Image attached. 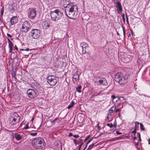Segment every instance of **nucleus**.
<instances>
[{
  "label": "nucleus",
  "mask_w": 150,
  "mask_h": 150,
  "mask_svg": "<svg viewBox=\"0 0 150 150\" xmlns=\"http://www.w3.org/2000/svg\"><path fill=\"white\" fill-rule=\"evenodd\" d=\"M116 134H122L121 132H119L118 131H116Z\"/></svg>",
  "instance_id": "40"
},
{
  "label": "nucleus",
  "mask_w": 150,
  "mask_h": 150,
  "mask_svg": "<svg viewBox=\"0 0 150 150\" xmlns=\"http://www.w3.org/2000/svg\"><path fill=\"white\" fill-rule=\"evenodd\" d=\"M87 144H86V146L84 148V149H86V148L87 146Z\"/></svg>",
  "instance_id": "60"
},
{
  "label": "nucleus",
  "mask_w": 150,
  "mask_h": 150,
  "mask_svg": "<svg viewBox=\"0 0 150 150\" xmlns=\"http://www.w3.org/2000/svg\"><path fill=\"white\" fill-rule=\"evenodd\" d=\"M79 143H80V145L79 146H81V148L82 146V145H83V140L82 139H81V138H80L79 139Z\"/></svg>",
  "instance_id": "23"
},
{
  "label": "nucleus",
  "mask_w": 150,
  "mask_h": 150,
  "mask_svg": "<svg viewBox=\"0 0 150 150\" xmlns=\"http://www.w3.org/2000/svg\"><path fill=\"white\" fill-rule=\"evenodd\" d=\"M136 139V137L135 136V135H134V140L135 139Z\"/></svg>",
  "instance_id": "58"
},
{
  "label": "nucleus",
  "mask_w": 150,
  "mask_h": 150,
  "mask_svg": "<svg viewBox=\"0 0 150 150\" xmlns=\"http://www.w3.org/2000/svg\"><path fill=\"white\" fill-rule=\"evenodd\" d=\"M69 8V10H65L67 17L70 19L74 20L78 13V7L76 5H73L72 3H68L66 7Z\"/></svg>",
  "instance_id": "1"
},
{
  "label": "nucleus",
  "mask_w": 150,
  "mask_h": 150,
  "mask_svg": "<svg viewBox=\"0 0 150 150\" xmlns=\"http://www.w3.org/2000/svg\"><path fill=\"white\" fill-rule=\"evenodd\" d=\"M78 73V71H76V72L74 73L73 76H79Z\"/></svg>",
  "instance_id": "30"
},
{
  "label": "nucleus",
  "mask_w": 150,
  "mask_h": 150,
  "mask_svg": "<svg viewBox=\"0 0 150 150\" xmlns=\"http://www.w3.org/2000/svg\"><path fill=\"white\" fill-rule=\"evenodd\" d=\"M120 108H118L117 109V110H116L115 112H117L120 111Z\"/></svg>",
  "instance_id": "46"
},
{
  "label": "nucleus",
  "mask_w": 150,
  "mask_h": 150,
  "mask_svg": "<svg viewBox=\"0 0 150 150\" xmlns=\"http://www.w3.org/2000/svg\"><path fill=\"white\" fill-rule=\"evenodd\" d=\"M36 11L34 9H32L29 11L28 16L30 18H34L36 16Z\"/></svg>",
  "instance_id": "11"
},
{
  "label": "nucleus",
  "mask_w": 150,
  "mask_h": 150,
  "mask_svg": "<svg viewBox=\"0 0 150 150\" xmlns=\"http://www.w3.org/2000/svg\"><path fill=\"white\" fill-rule=\"evenodd\" d=\"M32 144L33 146L37 149L43 148L45 145L44 140L41 138L33 139L32 141Z\"/></svg>",
  "instance_id": "3"
},
{
  "label": "nucleus",
  "mask_w": 150,
  "mask_h": 150,
  "mask_svg": "<svg viewBox=\"0 0 150 150\" xmlns=\"http://www.w3.org/2000/svg\"><path fill=\"white\" fill-rule=\"evenodd\" d=\"M8 43H9L10 42H11L10 41L9 38H8Z\"/></svg>",
  "instance_id": "54"
},
{
  "label": "nucleus",
  "mask_w": 150,
  "mask_h": 150,
  "mask_svg": "<svg viewBox=\"0 0 150 150\" xmlns=\"http://www.w3.org/2000/svg\"><path fill=\"white\" fill-rule=\"evenodd\" d=\"M94 95H96L97 94H96L95 93H94Z\"/></svg>",
  "instance_id": "62"
},
{
  "label": "nucleus",
  "mask_w": 150,
  "mask_h": 150,
  "mask_svg": "<svg viewBox=\"0 0 150 150\" xmlns=\"http://www.w3.org/2000/svg\"><path fill=\"white\" fill-rule=\"evenodd\" d=\"M122 20L124 22H125V14H123L122 15Z\"/></svg>",
  "instance_id": "35"
},
{
  "label": "nucleus",
  "mask_w": 150,
  "mask_h": 150,
  "mask_svg": "<svg viewBox=\"0 0 150 150\" xmlns=\"http://www.w3.org/2000/svg\"><path fill=\"white\" fill-rule=\"evenodd\" d=\"M17 19L16 17H12L10 20V22L11 24L13 25L17 23Z\"/></svg>",
  "instance_id": "15"
},
{
  "label": "nucleus",
  "mask_w": 150,
  "mask_h": 150,
  "mask_svg": "<svg viewBox=\"0 0 150 150\" xmlns=\"http://www.w3.org/2000/svg\"><path fill=\"white\" fill-rule=\"evenodd\" d=\"M50 14L52 20L54 21L60 20L63 17L62 12L58 9L51 11Z\"/></svg>",
  "instance_id": "4"
},
{
  "label": "nucleus",
  "mask_w": 150,
  "mask_h": 150,
  "mask_svg": "<svg viewBox=\"0 0 150 150\" xmlns=\"http://www.w3.org/2000/svg\"><path fill=\"white\" fill-rule=\"evenodd\" d=\"M40 31L37 29H33L31 32V36L34 39H38L40 35Z\"/></svg>",
  "instance_id": "6"
},
{
  "label": "nucleus",
  "mask_w": 150,
  "mask_h": 150,
  "mask_svg": "<svg viewBox=\"0 0 150 150\" xmlns=\"http://www.w3.org/2000/svg\"><path fill=\"white\" fill-rule=\"evenodd\" d=\"M12 76L13 77L15 78H16V73L14 71H13L12 73Z\"/></svg>",
  "instance_id": "27"
},
{
  "label": "nucleus",
  "mask_w": 150,
  "mask_h": 150,
  "mask_svg": "<svg viewBox=\"0 0 150 150\" xmlns=\"http://www.w3.org/2000/svg\"><path fill=\"white\" fill-rule=\"evenodd\" d=\"M134 123L135 124V127H136V125H137V124L138 125H139V124H140V123L139 122H135Z\"/></svg>",
  "instance_id": "44"
},
{
  "label": "nucleus",
  "mask_w": 150,
  "mask_h": 150,
  "mask_svg": "<svg viewBox=\"0 0 150 150\" xmlns=\"http://www.w3.org/2000/svg\"><path fill=\"white\" fill-rule=\"evenodd\" d=\"M149 144H150V139H149Z\"/></svg>",
  "instance_id": "59"
},
{
  "label": "nucleus",
  "mask_w": 150,
  "mask_h": 150,
  "mask_svg": "<svg viewBox=\"0 0 150 150\" xmlns=\"http://www.w3.org/2000/svg\"><path fill=\"white\" fill-rule=\"evenodd\" d=\"M20 50H22V51L25 50V51H28L29 50V48H27L25 49H21Z\"/></svg>",
  "instance_id": "38"
},
{
  "label": "nucleus",
  "mask_w": 150,
  "mask_h": 150,
  "mask_svg": "<svg viewBox=\"0 0 150 150\" xmlns=\"http://www.w3.org/2000/svg\"><path fill=\"white\" fill-rule=\"evenodd\" d=\"M13 44L12 42L8 43V47H13Z\"/></svg>",
  "instance_id": "31"
},
{
  "label": "nucleus",
  "mask_w": 150,
  "mask_h": 150,
  "mask_svg": "<svg viewBox=\"0 0 150 150\" xmlns=\"http://www.w3.org/2000/svg\"><path fill=\"white\" fill-rule=\"evenodd\" d=\"M73 134L72 133H70L69 134V137H71L72 136H73Z\"/></svg>",
  "instance_id": "48"
},
{
  "label": "nucleus",
  "mask_w": 150,
  "mask_h": 150,
  "mask_svg": "<svg viewBox=\"0 0 150 150\" xmlns=\"http://www.w3.org/2000/svg\"><path fill=\"white\" fill-rule=\"evenodd\" d=\"M79 76H73L72 80L73 82L74 83H76L79 79Z\"/></svg>",
  "instance_id": "17"
},
{
  "label": "nucleus",
  "mask_w": 150,
  "mask_h": 150,
  "mask_svg": "<svg viewBox=\"0 0 150 150\" xmlns=\"http://www.w3.org/2000/svg\"><path fill=\"white\" fill-rule=\"evenodd\" d=\"M91 149H89L88 148V149L87 150H90Z\"/></svg>",
  "instance_id": "61"
},
{
  "label": "nucleus",
  "mask_w": 150,
  "mask_h": 150,
  "mask_svg": "<svg viewBox=\"0 0 150 150\" xmlns=\"http://www.w3.org/2000/svg\"><path fill=\"white\" fill-rule=\"evenodd\" d=\"M15 48L16 50H18V48L16 45L15 46Z\"/></svg>",
  "instance_id": "55"
},
{
  "label": "nucleus",
  "mask_w": 150,
  "mask_h": 150,
  "mask_svg": "<svg viewBox=\"0 0 150 150\" xmlns=\"http://www.w3.org/2000/svg\"><path fill=\"white\" fill-rule=\"evenodd\" d=\"M122 28H123V30L124 35L125 36V28H124L123 27H122Z\"/></svg>",
  "instance_id": "45"
},
{
  "label": "nucleus",
  "mask_w": 150,
  "mask_h": 150,
  "mask_svg": "<svg viewBox=\"0 0 150 150\" xmlns=\"http://www.w3.org/2000/svg\"><path fill=\"white\" fill-rule=\"evenodd\" d=\"M58 119V117H56L55 118L54 120H52V121H51V122L52 124L54 123Z\"/></svg>",
  "instance_id": "26"
},
{
  "label": "nucleus",
  "mask_w": 150,
  "mask_h": 150,
  "mask_svg": "<svg viewBox=\"0 0 150 150\" xmlns=\"http://www.w3.org/2000/svg\"><path fill=\"white\" fill-rule=\"evenodd\" d=\"M141 129L143 131H144L145 129L142 123H140Z\"/></svg>",
  "instance_id": "24"
},
{
  "label": "nucleus",
  "mask_w": 150,
  "mask_h": 150,
  "mask_svg": "<svg viewBox=\"0 0 150 150\" xmlns=\"http://www.w3.org/2000/svg\"><path fill=\"white\" fill-rule=\"evenodd\" d=\"M130 58H131L130 56V55H128L126 56V55H125L124 56V58L125 59V62H129L131 59Z\"/></svg>",
  "instance_id": "16"
},
{
  "label": "nucleus",
  "mask_w": 150,
  "mask_h": 150,
  "mask_svg": "<svg viewBox=\"0 0 150 150\" xmlns=\"http://www.w3.org/2000/svg\"><path fill=\"white\" fill-rule=\"evenodd\" d=\"M40 87V85L38 83H36L34 84V88L35 89L37 90L39 89Z\"/></svg>",
  "instance_id": "20"
},
{
  "label": "nucleus",
  "mask_w": 150,
  "mask_h": 150,
  "mask_svg": "<svg viewBox=\"0 0 150 150\" xmlns=\"http://www.w3.org/2000/svg\"><path fill=\"white\" fill-rule=\"evenodd\" d=\"M17 116L16 115L15 116H16V118L15 117H13V118L11 121V125H13L16 124L17 122H18L19 121V117L18 115L16 114Z\"/></svg>",
  "instance_id": "13"
},
{
  "label": "nucleus",
  "mask_w": 150,
  "mask_h": 150,
  "mask_svg": "<svg viewBox=\"0 0 150 150\" xmlns=\"http://www.w3.org/2000/svg\"><path fill=\"white\" fill-rule=\"evenodd\" d=\"M116 107L115 105L113 106L109 110V112L110 113H112L114 112L116 109Z\"/></svg>",
  "instance_id": "18"
},
{
  "label": "nucleus",
  "mask_w": 150,
  "mask_h": 150,
  "mask_svg": "<svg viewBox=\"0 0 150 150\" xmlns=\"http://www.w3.org/2000/svg\"><path fill=\"white\" fill-rule=\"evenodd\" d=\"M15 137L17 140H19L21 139L22 137L18 134H15Z\"/></svg>",
  "instance_id": "19"
},
{
  "label": "nucleus",
  "mask_w": 150,
  "mask_h": 150,
  "mask_svg": "<svg viewBox=\"0 0 150 150\" xmlns=\"http://www.w3.org/2000/svg\"><path fill=\"white\" fill-rule=\"evenodd\" d=\"M94 146V144H92L90 145L89 146L88 148L89 149H91Z\"/></svg>",
  "instance_id": "32"
},
{
  "label": "nucleus",
  "mask_w": 150,
  "mask_h": 150,
  "mask_svg": "<svg viewBox=\"0 0 150 150\" xmlns=\"http://www.w3.org/2000/svg\"><path fill=\"white\" fill-rule=\"evenodd\" d=\"M73 136L75 138H78L79 137V136L78 135H74Z\"/></svg>",
  "instance_id": "39"
},
{
  "label": "nucleus",
  "mask_w": 150,
  "mask_h": 150,
  "mask_svg": "<svg viewBox=\"0 0 150 150\" xmlns=\"http://www.w3.org/2000/svg\"><path fill=\"white\" fill-rule=\"evenodd\" d=\"M9 48V52H12V49H13V48H12V47H8Z\"/></svg>",
  "instance_id": "36"
},
{
  "label": "nucleus",
  "mask_w": 150,
  "mask_h": 150,
  "mask_svg": "<svg viewBox=\"0 0 150 150\" xmlns=\"http://www.w3.org/2000/svg\"><path fill=\"white\" fill-rule=\"evenodd\" d=\"M118 140L117 137H115V138H113L112 139H111V141H113L116 140Z\"/></svg>",
  "instance_id": "41"
},
{
  "label": "nucleus",
  "mask_w": 150,
  "mask_h": 150,
  "mask_svg": "<svg viewBox=\"0 0 150 150\" xmlns=\"http://www.w3.org/2000/svg\"><path fill=\"white\" fill-rule=\"evenodd\" d=\"M115 7L117 8L118 12H122V7L119 1H117Z\"/></svg>",
  "instance_id": "14"
},
{
  "label": "nucleus",
  "mask_w": 150,
  "mask_h": 150,
  "mask_svg": "<svg viewBox=\"0 0 150 150\" xmlns=\"http://www.w3.org/2000/svg\"><path fill=\"white\" fill-rule=\"evenodd\" d=\"M100 128V127H99V126H98V128Z\"/></svg>",
  "instance_id": "64"
},
{
  "label": "nucleus",
  "mask_w": 150,
  "mask_h": 150,
  "mask_svg": "<svg viewBox=\"0 0 150 150\" xmlns=\"http://www.w3.org/2000/svg\"><path fill=\"white\" fill-rule=\"evenodd\" d=\"M7 35L8 36L10 37H12V36L11 35H10L9 34H8V33H7Z\"/></svg>",
  "instance_id": "52"
},
{
  "label": "nucleus",
  "mask_w": 150,
  "mask_h": 150,
  "mask_svg": "<svg viewBox=\"0 0 150 150\" xmlns=\"http://www.w3.org/2000/svg\"><path fill=\"white\" fill-rule=\"evenodd\" d=\"M122 138V137H117V139L118 140L119 139H121Z\"/></svg>",
  "instance_id": "53"
},
{
  "label": "nucleus",
  "mask_w": 150,
  "mask_h": 150,
  "mask_svg": "<svg viewBox=\"0 0 150 150\" xmlns=\"http://www.w3.org/2000/svg\"><path fill=\"white\" fill-rule=\"evenodd\" d=\"M34 119V117H33L31 120V121L33 122Z\"/></svg>",
  "instance_id": "56"
},
{
  "label": "nucleus",
  "mask_w": 150,
  "mask_h": 150,
  "mask_svg": "<svg viewBox=\"0 0 150 150\" xmlns=\"http://www.w3.org/2000/svg\"><path fill=\"white\" fill-rule=\"evenodd\" d=\"M126 19L127 22V23H129L128 18L127 17V14H126Z\"/></svg>",
  "instance_id": "43"
},
{
  "label": "nucleus",
  "mask_w": 150,
  "mask_h": 150,
  "mask_svg": "<svg viewBox=\"0 0 150 150\" xmlns=\"http://www.w3.org/2000/svg\"><path fill=\"white\" fill-rule=\"evenodd\" d=\"M90 137V135L88 136L86 138L84 139V142L86 141Z\"/></svg>",
  "instance_id": "34"
},
{
  "label": "nucleus",
  "mask_w": 150,
  "mask_h": 150,
  "mask_svg": "<svg viewBox=\"0 0 150 150\" xmlns=\"http://www.w3.org/2000/svg\"><path fill=\"white\" fill-rule=\"evenodd\" d=\"M111 97L113 99H114L115 98V96L114 95H112L111 96Z\"/></svg>",
  "instance_id": "51"
},
{
  "label": "nucleus",
  "mask_w": 150,
  "mask_h": 150,
  "mask_svg": "<svg viewBox=\"0 0 150 150\" xmlns=\"http://www.w3.org/2000/svg\"><path fill=\"white\" fill-rule=\"evenodd\" d=\"M37 134V133H32L30 134V135L31 136H35Z\"/></svg>",
  "instance_id": "37"
},
{
  "label": "nucleus",
  "mask_w": 150,
  "mask_h": 150,
  "mask_svg": "<svg viewBox=\"0 0 150 150\" xmlns=\"http://www.w3.org/2000/svg\"><path fill=\"white\" fill-rule=\"evenodd\" d=\"M81 86H79L76 88L77 91L79 93H80L81 92Z\"/></svg>",
  "instance_id": "22"
},
{
  "label": "nucleus",
  "mask_w": 150,
  "mask_h": 150,
  "mask_svg": "<svg viewBox=\"0 0 150 150\" xmlns=\"http://www.w3.org/2000/svg\"><path fill=\"white\" fill-rule=\"evenodd\" d=\"M58 77L54 76H49L47 78V82L51 86H53L55 85L58 80Z\"/></svg>",
  "instance_id": "5"
},
{
  "label": "nucleus",
  "mask_w": 150,
  "mask_h": 150,
  "mask_svg": "<svg viewBox=\"0 0 150 150\" xmlns=\"http://www.w3.org/2000/svg\"><path fill=\"white\" fill-rule=\"evenodd\" d=\"M107 125L108 126L110 127V128H112L113 126V125L112 123L110 124L109 123H107Z\"/></svg>",
  "instance_id": "28"
},
{
  "label": "nucleus",
  "mask_w": 150,
  "mask_h": 150,
  "mask_svg": "<svg viewBox=\"0 0 150 150\" xmlns=\"http://www.w3.org/2000/svg\"><path fill=\"white\" fill-rule=\"evenodd\" d=\"M136 130H137V128L136 127H135V128L134 129L133 131L132 132V133H134V135H135V134L136 133Z\"/></svg>",
  "instance_id": "29"
},
{
  "label": "nucleus",
  "mask_w": 150,
  "mask_h": 150,
  "mask_svg": "<svg viewBox=\"0 0 150 150\" xmlns=\"http://www.w3.org/2000/svg\"><path fill=\"white\" fill-rule=\"evenodd\" d=\"M28 128V125H26V126L24 127V128L25 129H27Z\"/></svg>",
  "instance_id": "47"
},
{
  "label": "nucleus",
  "mask_w": 150,
  "mask_h": 150,
  "mask_svg": "<svg viewBox=\"0 0 150 150\" xmlns=\"http://www.w3.org/2000/svg\"><path fill=\"white\" fill-rule=\"evenodd\" d=\"M92 139H90L87 142V144H88L92 140Z\"/></svg>",
  "instance_id": "49"
},
{
  "label": "nucleus",
  "mask_w": 150,
  "mask_h": 150,
  "mask_svg": "<svg viewBox=\"0 0 150 150\" xmlns=\"http://www.w3.org/2000/svg\"><path fill=\"white\" fill-rule=\"evenodd\" d=\"M30 27V25L29 23L25 21L22 25V30L23 31L26 33L29 31Z\"/></svg>",
  "instance_id": "7"
},
{
  "label": "nucleus",
  "mask_w": 150,
  "mask_h": 150,
  "mask_svg": "<svg viewBox=\"0 0 150 150\" xmlns=\"http://www.w3.org/2000/svg\"><path fill=\"white\" fill-rule=\"evenodd\" d=\"M27 93L28 96L30 98H34L36 96V93L35 91L32 89H28Z\"/></svg>",
  "instance_id": "9"
},
{
  "label": "nucleus",
  "mask_w": 150,
  "mask_h": 150,
  "mask_svg": "<svg viewBox=\"0 0 150 150\" xmlns=\"http://www.w3.org/2000/svg\"><path fill=\"white\" fill-rule=\"evenodd\" d=\"M96 78L97 79L95 81L96 83L98 82L99 83V84H98V85L100 84H103V85L107 86L108 85V83L107 81L105 78H101L99 79L100 78L99 76H97Z\"/></svg>",
  "instance_id": "8"
},
{
  "label": "nucleus",
  "mask_w": 150,
  "mask_h": 150,
  "mask_svg": "<svg viewBox=\"0 0 150 150\" xmlns=\"http://www.w3.org/2000/svg\"><path fill=\"white\" fill-rule=\"evenodd\" d=\"M137 62L138 63V64L139 65H141L142 64V61L140 59H137Z\"/></svg>",
  "instance_id": "25"
},
{
  "label": "nucleus",
  "mask_w": 150,
  "mask_h": 150,
  "mask_svg": "<svg viewBox=\"0 0 150 150\" xmlns=\"http://www.w3.org/2000/svg\"><path fill=\"white\" fill-rule=\"evenodd\" d=\"M131 33H132V35H134V32H133V31L132 30H131Z\"/></svg>",
  "instance_id": "50"
},
{
  "label": "nucleus",
  "mask_w": 150,
  "mask_h": 150,
  "mask_svg": "<svg viewBox=\"0 0 150 150\" xmlns=\"http://www.w3.org/2000/svg\"><path fill=\"white\" fill-rule=\"evenodd\" d=\"M81 46L82 49V54H85L86 52V49L88 47V44L86 42H83L81 43Z\"/></svg>",
  "instance_id": "10"
},
{
  "label": "nucleus",
  "mask_w": 150,
  "mask_h": 150,
  "mask_svg": "<svg viewBox=\"0 0 150 150\" xmlns=\"http://www.w3.org/2000/svg\"><path fill=\"white\" fill-rule=\"evenodd\" d=\"M74 104V102L73 101H72L71 102L70 104L68 106V107H67L68 109H69L71 108L73 106Z\"/></svg>",
  "instance_id": "21"
},
{
  "label": "nucleus",
  "mask_w": 150,
  "mask_h": 150,
  "mask_svg": "<svg viewBox=\"0 0 150 150\" xmlns=\"http://www.w3.org/2000/svg\"><path fill=\"white\" fill-rule=\"evenodd\" d=\"M137 145H138V143H137Z\"/></svg>",
  "instance_id": "63"
},
{
  "label": "nucleus",
  "mask_w": 150,
  "mask_h": 150,
  "mask_svg": "<svg viewBox=\"0 0 150 150\" xmlns=\"http://www.w3.org/2000/svg\"><path fill=\"white\" fill-rule=\"evenodd\" d=\"M74 144H76V145H77V140L76 139H75L74 140Z\"/></svg>",
  "instance_id": "42"
},
{
  "label": "nucleus",
  "mask_w": 150,
  "mask_h": 150,
  "mask_svg": "<svg viewBox=\"0 0 150 150\" xmlns=\"http://www.w3.org/2000/svg\"><path fill=\"white\" fill-rule=\"evenodd\" d=\"M129 73H127L125 76L120 72L116 73L115 76V80L121 85H124L127 82L128 78L130 77Z\"/></svg>",
  "instance_id": "2"
},
{
  "label": "nucleus",
  "mask_w": 150,
  "mask_h": 150,
  "mask_svg": "<svg viewBox=\"0 0 150 150\" xmlns=\"http://www.w3.org/2000/svg\"><path fill=\"white\" fill-rule=\"evenodd\" d=\"M138 138H139V141H141V138L140 134L139 132L138 133Z\"/></svg>",
  "instance_id": "33"
},
{
  "label": "nucleus",
  "mask_w": 150,
  "mask_h": 150,
  "mask_svg": "<svg viewBox=\"0 0 150 150\" xmlns=\"http://www.w3.org/2000/svg\"><path fill=\"white\" fill-rule=\"evenodd\" d=\"M50 21L47 20L44 21L42 23V25L43 27L47 29L50 27Z\"/></svg>",
  "instance_id": "12"
},
{
  "label": "nucleus",
  "mask_w": 150,
  "mask_h": 150,
  "mask_svg": "<svg viewBox=\"0 0 150 150\" xmlns=\"http://www.w3.org/2000/svg\"><path fill=\"white\" fill-rule=\"evenodd\" d=\"M81 146H79V149L78 150H80V149H81Z\"/></svg>",
  "instance_id": "57"
}]
</instances>
